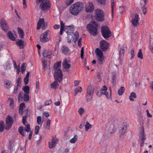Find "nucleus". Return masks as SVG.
Instances as JSON below:
<instances>
[{"mask_svg": "<svg viewBox=\"0 0 153 153\" xmlns=\"http://www.w3.org/2000/svg\"><path fill=\"white\" fill-rule=\"evenodd\" d=\"M0 26L4 31L7 32L8 30V26L4 18L1 19L0 22Z\"/></svg>", "mask_w": 153, "mask_h": 153, "instance_id": "nucleus-13", "label": "nucleus"}, {"mask_svg": "<svg viewBox=\"0 0 153 153\" xmlns=\"http://www.w3.org/2000/svg\"><path fill=\"white\" fill-rule=\"evenodd\" d=\"M26 1V0H23V7L25 9H26L27 7Z\"/></svg>", "mask_w": 153, "mask_h": 153, "instance_id": "nucleus-62", "label": "nucleus"}, {"mask_svg": "<svg viewBox=\"0 0 153 153\" xmlns=\"http://www.w3.org/2000/svg\"><path fill=\"white\" fill-rule=\"evenodd\" d=\"M14 69H16V71L17 74H19L20 72V66L19 65L17 66L16 65V66H15Z\"/></svg>", "mask_w": 153, "mask_h": 153, "instance_id": "nucleus-57", "label": "nucleus"}, {"mask_svg": "<svg viewBox=\"0 0 153 153\" xmlns=\"http://www.w3.org/2000/svg\"><path fill=\"white\" fill-rule=\"evenodd\" d=\"M4 69H9L10 68V64L8 62H7L5 64L4 66Z\"/></svg>", "mask_w": 153, "mask_h": 153, "instance_id": "nucleus-40", "label": "nucleus"}, {"mask_svg": "<svg viewBox=\"0 0 153 153\" xmlns=\"http://www.w3.org/2000/svg\"><path fill=\"white\" fill-rule=\"evenodd\" d=\"M51 101L50 100H47L45 102V105H50L51 104Z\"/></svg>", "mask_w": 153, "mask_h": 153, "instance_id": "nucleus-59", "label": "nucleus"}, {"mask_svg": "<svg viewBox=\"0 0 153 153\" xmlns=\"http://www.w3.org/2000/svg\"><path fill=\"white\" fill-rule=\"evenodd\" d=\"M87 28L91 35L95 36L97 34L98 25L95 22H93L88 24Z\"/></svg>", "mask_w": 153, "mask_h": 153, "instance_id": "nucleus-5", "label": "nucleus"}, {"mask_svg": "<svg viewBox=\"0 0 153 153\" xmlns=\"http://www.w3.org/2000/svg\"><path fill=\"white\" fill-rule=\"evenodd\" d=\"M62 65L63 67L66 69L69 68L70 67V65L68 63L67 61L65 59L64 60Z\"/></svg>", "mask_w": 153, "mask_h": 153, "instance_id": "nucleus-28", "label": "nucleus"}, {"mask_svg": "<svg viewBox=\"0 0 153 153\" xmlns=\"http://www.w3.org/2000/svg\"><path fill=\"white\" fill-rule=\"evenodd\" d=\"M91 125L88 122H87L85 125V131H88L89 129L91 128Z\"/></svg>", "mask_w": 153, "mask_h": 153, "instance_id": "nucleus-39", "label": "nucleus"}, {"mask_svg": "<svg viewBox=\"0 0 153 153\" xmlns=\"http://www.w3.org/2000/svg\"><path fill=\"white\" fill-rule=\"evenodd\" d=\"M62 53L64 54L67 55L70 54V50L65 45H63L61 48Z\"/></svg>", "mask_w": 153, "mask_h": 153, "instance_id": "nucleus-20", "label": "nucleus"}, {"mask_svg": "<svg viewBox=\"0 0 153 153\" xmlns=\"http://www.w3.org/2000/svg\"><path fill=\"white\" fill-rule=\"evenodd\" d=\"M45 23L44 19L43 18L40 19L37 23V30L39 29L41 26H42V27L43 28L45 27Z\"/></svg>", "mask_w": 153, "mask_h": 153, "instance_id": "nucleus-19", "label": "nucleus"}, {"mask_svg": "<svg viewBox=\"0 0 153 153\" xmlns=\"http://www.w3.org/2000/svg\"><path fill=\"white\" fill-rule=\"evenodd\" d=\"M6 127L5 129L6 130H9L12 126L14 120L12 117L9 115H8L6 119Z\"/></svg>", "mask_w": 153, "mask_h": 153, "instance_id": "nucleus-11", "label": "nucleus"}, {"mask_svg": "<svg viewBox=\"0 0 153 153\" xmlns=\"http://www.w3.org/2000/svg\"><path fill=\"white\" fill-rule=\"evenodd\" d=\"M58 140V139L56 138L53 137L52 141L51 142H49L48 143L49 148L52 149L54 147Z\"/></svg>", "mask_w": 153, "mask_h": 153, "instance_id": "nucleus-18", "label": "nucleus"}, {"mask_svg": "<svg viewBox=\"0 0 153 153\" xmlns=\"http://www.w3.org/2000/svg\"><path fill=\"white\" fill-rule=\"evenodd\" d=\"M100 43V48L103 51H106L108 48L109 44L105 40H102Z\"/></svg>", "mask_w": 153, "mask_h": 153, "instance_id": "nucleus-12", "label": "nucleus"}, {"mask_svg": "<svg viewBox=\"0 0 153 153\" xmlns=\"http://www.w3.org/2000/svg\"><path fill=\"white\" fill-rule=\"evenodd\" d=\"M139 18L138 14H136L134 15L131 20V22L133 25L134 27L137 26L139 25Z\"/></svg>", "mask_w": 153, "mask_h": 153, "instance_id": "nucleus-16", "label": "nucleus"}, {"mask_svg": "<svg viewBox=\"0 0 153 153\" xmlns=\"http://www.w3.org/2000/svg\"><path fill=\"white\" fill-rule=\"evenodd\" d=\"M51 51L49 50H45L43 52V56L44 58H46L50 59L51 55ZM42 66L43 69L46 70L47 66V60L45 58H43L42 59Z\"/></svg>", "mask_w": 153, "mask_h": 153, "instance_id": "nucleus-7", "label": "nucleus"}, {"mask_svg": "<svg viewBox=\"0 0 153 153\" xmlns=\"http://www.w3.org/2000/svg\"><path fill=\"white\" fill-rule=\"evenodd\" d=\"M95 53L99 64H102L104 59L103 52L99 48H97L95 50Z\"/></svg>", "mask_w": 153, "mask_h": 153, "instance_id": "nucleus-9", "label": "nucleus"}, {"mask_svg": "<svg viewBox=\"0 0 153 153\" xmlns=\"http://www.w3.org/2000/svg\"><path fill=\"white\" fill-rule=\"evenodd\" d=\"M146 3V0H141L140 1V4L142 7L145 6Z\"/></svg>", "mask_w": 153, "mask_h": 153, "instance_id": "nucleus-50", "label": "nucleus"}, {"mask_svg": "<svg viewBox=\"0 0 153 153\" xmlns=\"http://www.w3.org/2000/svg\"><path fill=\"white\" fill-rule=\"evenodd\" d=\"M78 113L80 115H82L84 112V110L82 108H80L78 110Z\"/></svg>", "mask_w": 153, "mask_h": 153, "instance_id": "nucleus-48", "label": "nucleus"}, {"mask_svg": "<svg viewBox=\"0 0 153 153\" xmlns=\"http://www.w3.org/2000/svg\"><path fill=\"white\" fill-rule=\"evenodd\" d=\"M136 97V95L134 92H132L130 94L129 99L131 101H133L134 100V99Z\"/></svg>", "mask_w": 153, "mask_h": 153, "instance_id": "nucleus-32", "label": "nucleus"}, {"mask_svg": "<svg viewBox=\"0 0 153 153\" xmlns=\"http://www.w3.org/2000/svg\"><path fill=\"white\" fill-rule=\"evenodd\" d=\"M18 131L19 133L22 136H25L24 128L23 126H20L18 129Z\"/></svg>", "mask_w": 153, "mask_h": 153, "instance_id": "nucleus-36", "label": "nucleus"}, {"mask_svg": "<svg viewBox=\"0 0 153 153\" xmlns=\"http://www.w3.org/2000/svg\"><path fill=\"white\" fill-rule=\"evenodd\" d=\"M107 88L106 85H104L102 87L101 89V95H105L106 98L108 99H110L111 98V94H109L107 91Z\"/></svg>", "mask_w": 153, "mask_h": 153, "instance_id": "nucleus-15", "label": "nucleus"}, {"mask_svg": "<svg viewBox=\"0 0 153 153\" xmlns=\"http://www.w3.org/2000/svg\"><path fill=\"white\" fill-rule=\"evenodd\" d=\"M127 126L126 124H124L120 128V133L121 135L124 134L126 132Z\"/></svg>", "mask_w": 153, "mask_h": 153, "instance_id": "nucleus-22", "label": "nucleus"}, {"mask_svg": "<svg viewBox=\"0 0 153 153\" xmlns=\"http://www.w3.org/2000/svg\"><path fill=\"white\" fill-rule=\"evenodd\" d=\"M51 123V120H48L46 122V128L48 130L50 129V125Z\"/></svg>", "mask_w": 153, "mask_h": 153, "instance_id": "nucleus-47", "label": "nucleus"}, {"mask_svg": "<svg viewBox=\"0 0 153 153\" xmlns=\"http://www.w3.org/2000/svg\"><path fill=\"white\" fill-rule=\"evenodd\" d=\"M98 3L102 5L106 4V0H97Z\"/></svg>", "mask_w": 153, "mask_h": 153, "instance_id": "nucleus-54", "label": "nucleus"}, {"mask_svg": "<svg viewBox=\"0 0 153 153\" xmlns=\"http://www.w3.org/2000/svg\"><path fill=\"white\" fill-rule=\"evenodd\" d=\"M94 7L92 2H89L88 4L85 5V10L87 12H91L94 10Z\"/></svg>", "mask_w": 153, "mask_h": 153, "instance_id": "nucleus-17", "label": "nucleus"}, {"mask_svg": "<svg viewBox=\"0 0 153 153\" xmlns=\"http://www.w3.org/2000/svg\"><path fill=\"white\" fill-rule=\"evenodd\" d=\"M94 92V88L92 85H91L88 87L86 93L93 95Z\"/></svg>", "mask_w": 153, "mask_h": 153, "instance_id": "nucleus-21", "label": "nucleus"}, {"mask_svg": "<svg viewBox=\"0 0 153 153\" xmlns=\"http://www.w3.org/2000/svg\"><path fill=\"white\" fill-rule=\"evenodd\" d=\"M141 9L143 11V13L144 14H145L146 13V7H141Z\"/></svg>", "mask_w": 153, "mask_h": 153, "instance_id": "nucleus-60", "label": "nucleus"}, {"mask_svg": "<svg viewBox=\"0 0 153 153\" xmlns=\"http://www.w3.org/2000/svg\"><path fill=\"white\" fill-rule=\"evenodd\" d=\"M125 91V88L124 87H121L118 90V94L119 95H122Z\"/></svg>", "mask_w": 153, "mask_h": 153, "instance_id": "nucleus-34", "label": "nucleus"}, {"mask_svg": "<svg viewBox=\"0 0 153 153\" xmlns=\"http://www.w3.org/2000/svg\"><path fill=\"white\" fill-rule=\"evenodd\" d=\"M42 122V117L41 116H38L37 117V123L38 125L41 124Z\"/></svg>", "mask_w": 153, "mask_h": 153, "instance_id": "nucleus-49", "label": "nucleus"}, {"mask_svg": "<svg viewBox=\"0 0 153 153\" xmlns=\"http://www.w3.org/2000/svg\"><path fill=\"white\" fill-rule=\"evenodd\" d=\"M116 75H114L113 76V77L112 78V84L113 85H114L115 84V82L116 80Z\"/></svg>", "mask_w": 153, "mask_h": 153, "instance_id": "nucleus-53", "label": "nucleus"}, {"mask_svg": "<svg viewBox=\"0 0 153 153\" xmlns=\"http://www.w3.org/2000/svg\"><path fill=\"white\" fill-rule=\"evenodd\" d=\"M93 95L86 93L85 97L86 100L87 102L90 101L92 98Z\"/></svg>", "mask_w": 153, "mask_h": 153, "instance_id": "nucleus-30", "label": "nucleus"}, {"mask_svg": "<svg viewBox=\"0 0 153 153\" xmlns=\"http://www.w3.org/2000/svg\"><path fill=\"white\" fill-rule=\"evenodd\" d=\"M36 93H37L39 88V82H36Z\"/></svg>", "mask_w": 153, "mask_h": 153, "instance_id": "nucleus-44", "label": "nucleus"}, {"mask_svg": "<svg viewBox=\"0 0 153 153\" xmlns=\"http://www.w3.org/2000/svg\"><path fill=\"white\" fill-rule=\"evenodd\" d=\"M17 87L20 86L21 84V78L19 77L17 79Z\"/></svg>", "mask_w": 153, "mask_h": 153, "instance_id": "nucleus-51", "label": "nucleus"}, {"mask_svg": "<svg viewBox=\"0 0 153 153\" xmlns=\"http://www.w3.org/2000/svg\"><path fill=\"white\" fill-rule=\"evenodd\" d=\"M74 0H65V3L67 5H69L74 1Z\"/></svg>", "mask_w": 153, "mask_h": 153, "instance_id": "nucleus-46", "label": "nucleus"}, {"mask_svg": "<svg viewBox=\"0 0 153 153\" xmlns=\"http://www.w3.org/2000/svg\"><path fill=\"white\" fill-rule=\"evenodd\" d=\"M84 8L83 3L82 2L78 1L70 6L69 10L72 14L76 16Z\"/></svg>", "mask_w": 153, "mask_h": 153, "instance_id": "nucleus-2", "label": "nucleus"}, {"mask_svg": "<svg viewBox=\"0 0 153 153\" xmlns=\"http://www.w3.org/2000/svg\"><path fill=\"white\" fill-rule=\"evenodd\" d=\"M67 27L68 31L66 32L68 36L67 37L68 42H71V41L72 39L73 41L75 42L78 39L79 34L77 32H76L74 34V27L73 25L67 26Z\"/></svg>", "mask_w": 153, "mask_h": 153, "instance_id": "nucleus-1", "label": "nucleus"}, {"mask_svg": "<svg viewBox=\"0 0 153 153\" xmlns=\"http://www.w3.org/2000/svg\"><path fill=\"white\" fill-rule=\"evenodd\" d=\"M149 48L151 51L152 53L153 54V46L150 45L149 47Z\"/></svg>", "mask_w": 153, "mask_h": 153, "instance_id": "nucleus-64", "label": "nucleus"}, {"mask_svg": "<svg viewBox=\"0 0 153 153\" xmlns=\"http://www.w3.org/2000/svg\"><path fill=\"white\" fill-rule=\"evenodd\" d=\"M16 45L19 46V48H24V41L19 39L16 42Z\"/></svg>", "mask_w": 153, "mask_h": 153, "instance_id": "nucleus-23", "label": "nucleus"}, {"mask_svg": "<svg viewBox=\"0 0 153 153\" xmlns=\"http://www.w3.org/2000/svg\"><path fill=\"white\" fill-rule=\"evenodd\" d=\"M78 136L76 135H75L74 137L70 140V142L72 143H75L77 141Z\"/></svg>", "mask_w": 153, "mask_h": 153, "instance_id": "nucleus-33", "label": "nucleus"}, {"mask_svg": "<svg viewBox=\"0 0 153 153\" xmlns=\"http://www.w3.org/2000/svg\"><path fill=\"white\" fill-rule=\"evenodd\" d=\"M62 70L60 69L56 70L54 74V77L55 80H57L59 82H60L62 79Z\"/></svg>", "mask_w": 153, "mask_h": 153, "instance_id": "nucleus-10", "label": "nucleus"}, {"mask_svg": "<svg viewBox=\"0 0 153 153\" xmlns=\"http://www.w3.org/2000/svg\"><path fill=\"white\" fill-rule=\"evenodd\" d=\"M115 6V2L114 0H111V8L112 14L113 12V10L114 9V6Z\"/></svg>", "mask_w": 153, "mask_h": 153, "instance_id": "nucleus-45", "label": "nucleus"}, {"mask_svg": "<svg viewBox=\"0 0 153 153\" xmlns=\"http://www.w3.org/2000/svg\"><path fill=\"white\" fill-rule=\"evenodd\" d=\"M57 80H56L51 84L50 87L51 88L53 89H56L57 88L58 86V83Z\"/></svg>", "mask_w": 153, "mask_h": 153, "instance_id": "nucleus-27", "label": "nucleus"}, {"mask_svg": "<svg viewBox=\"0 0 153 153\" xmlns=\"http://www.w3.org/2000/svg\"><path fill=\"white\" fill-rule=\"evenodd\" d=\"M101 32L102 36L105 39H108L111 36V31L106 26L102 27Z\"/></svg>", "mask_w": 153, "mask_h": 153, "instance_id": "nucleus-8", "label": "nucleus"}, {"mask_svg": "<svg viewBox=\"0 0 153 153\" xmlns=\"http://www.w3.org/2000/svg\"><path fill=\"white\" fill-rule=\"evenodd\" d=\"M39 130V126H36L35 127V133L37 134H38Z\"/></svg>", "mask_w": 153, "mask_h": 153, "instance_id": "nucleus-55", "label": "nucleus"}, {"mask_svg": "<svg viewBox=\"0 0 153 153\" xmlns=\"http://www.w3.org/2000/svg\"><path fill=\"white\" fill-rule=\"evenodd\" d=\"M137 57L138 58H139L141 59H143V55L141 49L139 50L137 53Z\"/></svg>", "mask_w": 153, "mask_h": 153, "instance_id": "nucleus-37", "label": "nucleus"}, {"mask_svg": "<svg viewBox=\"0 0 153 153\" xmlns=\"http://www.w3.org/2000/svg\"><path fill=\"white\" fill-rule=\"evenodd\" d=\"M8 102L9 103L10 105H12L13 104V100L12 98H10L8 99Z\"/></svg>", "mask_w": 153, "mask_h": 153, "instance_id": "nucleus-56", "label": "nucleus"}, {"mask_svg": "<svg viewBox=\"0 0 153 153\" xmlns=\"http://www.w3.org/2000/svg\"><path fill=\"white\" fill-rule=\"evenodd\" d=\"M125 7L123 6H120L119 8L120 12L122 14L123 13V11L125 10Z\"/></svg>", "mask_w": 153, "mask_h": 153, "instance_id": "nucleus-58", "label": "nucleus"}, {"mask_svg": "<svg viewBox=\"0 0 153 153\" xmlns=\"http://www.w3.org/2000/svg\"><path fill=\"white\" fill-rule=\"evenodd\" d=\"M19 113L20 114L22 115L24 112V110L26 106H19Z\"/></svg>", "mask_w": 153, "mask_h": 153, "instance_id": "nucleus-38", "label": "nucleus"}, {"mask_svg": "<svg viewBox=\"0 0 153 153\" xmlns=\"http://www.w3.org/2000/svg\"><path fill=\"white\" fill-rule=\"evenodd\" d=\"M36 2L38 4L40 3V8L43 11H48L51 8V4L48 0H36Z\"/></svg>", "mask_w": 153, "mask_h": 153, "instance_id": "nucleus-4", "label": "nucleus"}, {"mask_svg": "<svg viewBox=\"0 0 153 153\" xmlns=\"http://www.w3.org/2000/svg\"><path fill=\"white\" fill-rule=\"evenodd\" d=\"M4 123L3 121L0 122V132H2L4 130Z\"/></svg>", "mask_w": 153, "mask_h": 153, "instance_id": "nucleus-43", "label": "nucleus"}, {"mask_svg": "<svg viewBox=\"0 0 153 153\" xmlns=\"http://www.w3.org/2000/svg\"><path fill=\"white\" fill-rule=\"evenodd\" d=\"M5 87L7 88H10L12 85L11 82L9 80H6L4 81Z\"/></svg>", "mask_w": 153, "mask_h": 153, "instance_id": "nucleus-25", "label": "nucleus"}, {"mask_svg": "<svg viewBox=\"0 0 153 153\" xmlns=\"http://www.w3.org/2000/svg\"><path fill=\"white\" fill-rule=\"evenodd\" d=\"M27 118V115H25V116H23L22 117V123L23 124L25 125V123L26 122V120Z\"/></svg>", "mask_w": 153, "mask_h": 153, "instance_id": "nucleus-52", "label": "nucleus"}, {"mask_svg": "<svg viewBox=\"0 0 153 153\" xmlns=\"http://www.w3.org/2000/svg\"><path fill=\"white\" fill-rule=\"evenodd\" d=\"M142 131L140 133L139 137L141 140H145L146 139V135L144 133L143 127H142Z\"/></svg>", "mask_w": 153, "mask_h": 153, "instance_id": "nucleus-24", "label": "nucleus"}, {"mask_svg": "<svg viewBox=\"0 0 153 153\" xmlns=\"http://www.w3.org/2000/svg\"><path fill=\"white\" fill-rule=\"evenodd\" d=\"M94 18L97 21L102 22L104 20V15L103 11L99 9H95L94 11Z\"/></svg>", "mask_w": 153, "mask_h": 153, "instance_id": "nucleus-6", "label": "nucleus"}, {"mask_svg": "<svg viewBox=\"0 0 153 153\" xmlns=\"http://www.w3.org/2000/svg\"><path fill=\"white\" fill-rule=\"evenodd\" d=\"M17 30L19 37L21 39H23L24 36V32L23 30L19 27L17 28Z\"/></svg>", "mask_w": 153, "mask_h": 153, "instance_id": "nucleus-26", "label": "nucleus"}, {"mask_svg": "<svg viewBox=\"0 0 153 153\" xmlns=\"http://www.w3.org/2000/svg\"><path fill=\"white\" fill-rule=\"evenodd\" d=\"M49 32V30H46L45 31L43 34L41 35L40 37V41L41 42H46L49 40V39L48 37V34Z\"/></svg>", "mask_w": 153, "mask_h": 153, "instance_id": "nucleus-14", "label": "nucleus"}, {"mask_svg": "<svg viewBox=\"0 0 153 153\" xmlns=\"http://www.w3.org/2000/svg\"><path fill=\"white\" fill-rule=\"evenodd\" d=\"M21 72L22 74H24L26 69L25 64H23L21 66Z\"/></svg>", "mask_w": 153, "mask_h": 153, "instance_id": "nucleus-41", "label": "nucleus"}, {"mask_svg": "<svg viewBox=\"0 0 153 153\" xmlns=\"http://www.w3.org/2000/svg\"><path fill=\"white\" fill-rule=\"evenodd\" d=\"M22 90L24 91L25 93L22 91L20 92L18 96L19 100L23 99L25 102H27L29 100V96L30 88L28 85L25 86L23 87Z\"/></svg>", "mask_w": 153, "mask_h": 153, "instance_id": "nucleus-3", "label": "nucleus"}, {"mask_svg": "<svg viewBox=\"0 0 153 153\" xmlns=\"http://www.w3.org/2000/svg\"><path fill=\"white\" fill-rule=\"evenodd\" d=\"M131 59H132L134 58L135 55L134 51V49H132L131 50Z\"/></svg>", "mask_w": 153, "mask_h": 153, "instance_id": "nucleus-61", "label": "nucleus"}, {"mask_svg": "<svg viewBox=\"0 0 153 153\" xmlns=\"http://www.w3.org/2000/svg\"><path fill=\"white\" fill-rule=\"evenodd\" d=\"M7 36L9 37V39L11 40L14 41L15 39V38L12 34V33L10 31H9L7 33Z\"/></svg>", "mask_w": 153, "mask_h": 153, "instance_id": "nucleus-31", "label": "nucleus"}, {"mask_svg": "<svg viewBox=\"0 0 153 153\" xmlns=\"http://www.w3.org/2000/svg\"><path fill=\"white\" fill-rule=\"evenodd\" d=\"M61 62H59L55 64L53 66L54 69L55 71L58 69H60L59 68L61 66Z\"/></svg>", "mask_w": 153, "mask_h": 153, "instance_id": "nucleus-35", "label": "nucleus"}, {"mask_svg": "<svg viewBox=\"0 0 153 153\" xmlns=\"http://www.w3.org/2000/svg\"><path fill=\"white\" fill-rule=\"evenodd\" d=\"M25 130L27 132H28L30 131V124H28L26 125V126L25 128Z\"/></svg>", "mask_w": 153, "mask_h": 153, "instance_id": "nucleus-42", "label": "nucleus"}, {"mask_svg": "<svg viewBox=\"0 0 153 153\" xmlns=\"http://www.w3.org/2000/svg\"><path fill=\"white\" fill-rule=\"evenodd\" d=\"M29 79L25 77L24 79V82L25 85H27Z\"/></svg>", "mask_w": 153, "mask_h": 153, "instance_id": "nucleus-63", "label": "nucleus"}, {"mask_svg": "<svg viewBox=\"0 0 153 153\" xmlns=\"http://www.w3.org/2000/svg\"><path fill=\"white\" fill-rule=\"evenodd\" d=\"M82 91V88L81 87H78L76 88L74 91V96H75L78 93H81Z\"/></svg>", "mask_w": 153, "mask_h": 153, "instance_id": "nucleus-29", "label": "nucleus"}]
</instances>
